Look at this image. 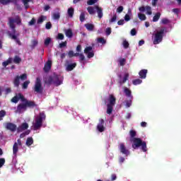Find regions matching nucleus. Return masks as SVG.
<instances>
[{
	"instance_id": "obj_1",
	"label": "nucleus",
	"mask_w": 181,
	"mask_h": 181,
	"mask_svg": "<svg viewBox=\"0 0 181 181\" xmlns=\"http://www.w3.org/2000/svg\"><path fill=\"white\" fill-rule=\"evenodd\" d=\"M15 23L18 25H22V18H21V16H16L15 18L12 17L8 18V25H9V28L12 29L13 32L8 33V35L10 39H11L12 40H15L16 43L18 45V46H22V42L18 37L19 33L16 34V25H15Z\"/></svg>"
},
{
	"instance_id": "obj_2",
	"label": "nucleus",
	"mask_w": 181,
	"mask_h": 181,
	"mask_svg": "<svg viewBox=\"0 0 181 181\" xmlns=\"http://www.w3.org/2000/svg\"><path fill=\"white\" fill-rule=\"evenodd\" d=\"M129 134L132 139V148L133 149H138V148L141 147V151L143 152H146L148 151V148L146 147V142L142 141L141 138H136V132L135 130H130Z\"/></svg>"
},
{
	"instance_id": "obj_3",
	"label": "nucleus",
	"mask_w": 181,
	"mask_h": 181,
	"mask_svg": "<svg viewBox=\"0 0 181 181\" xmlns=\"http://www.w3.org/2000/svg\"><path fill=\"white\" fill-rule=\"evenodd\" d=\"M46 119V115L45 112H40L39 115L35 118V122L33 124V128L35 131H37V129H40L42 128V125H43V121Z\"/></svg>"
},
{
	"instance_id": "obj_4",
	"label": "nucleus",
	"mask_w": 181,
	"mask_h": 181,
	"mask_svg": "<svg viewBox=\"0 0 181 181\" xmlns=\"http://www.w3.org/2000/svg\"><path fill=\"white\" fill-rule=\"evenodd\" d=\"M165 32H166V28L163 27L160 30L157 31L154 34V38L153 40V45H159L163 40V36L165 35Z\"/></svg>"
},
{
	"instance_id": "obj_5",
	"label": "nucleus",
	"mask_w": 181,
	"mask_h": 181,
	"mask_svg": "<svg viewBox=\"0 0 181 181\" xmlns=\"http://www.w3.org/2000/svg\"><path fill=\"white\" fill-rule=\"evenodd\" d=\"M108 103L107 105V114L111 115L112 114V111L114 110V105H115L117 103V98L114 95L111 94L109 95V98L107 100Z\"/></svg>"
},
{
	"instance_id": "obj_6",
	"label": "nucleus",
	"mask_w": 181,
	"mask_h": 181,
	"mask_svg": "<svg viewBox=\"0 0 181 181\" xmlns=\"http://www.w3.org/2000/svg\"><path fill=\"white\" fill-rule=\"evenodd\" d=\"M47 83L54 84L56 87H59L63 84V79H62V76L54 74L53 76H49Z\"/></svg>"
},
{
	"instance_id": "obj_7",
	"label": "nucleus",
	"mask_w": 181,
	"mask_h": 181,
	"mask_svg": "<svg viewBox=\"0 0 181 181\" xmlns=\"http://www.w3.org/2000/svg\"><path fill=\"white\" fill-rule=\"evenodd\" d=\"M35 107H37L36 103H20L18 105L16 112H18V114H22V112L26 111L28 108H35Z\"/></svg>"
},
{
	"instance_id": "obj_8",
	"label": "nucleus",
	"mask_w": 181,
	"mask_h": 181,
	"mask_svg": "<svg viewBox=\"0 0 181 181\" xmlns=\"http://www.w3.org/2000/svg\"><path fill=\"white\" fill-rule=\"evenodd\" d=\"M43 86H42V79L40 77L36 78L33 90L36 94H43Z\"/></svg>"
},
{
	"instance_id": "obj_9",
	"label": "nucleus",
	"mask_w": 181,
	"mask_h": 181,
	"mask_svg": "<svg viewBox=\"0 0 181 181\" xmlns=\"http://www.w3.org/2000/svg\"><path fill=\"white\" fill-rule=\"evenodd\" d=\"M119 149L120 151V153H122V155H125L126 156H129V150L125 146V144L124 143H120L119 144Z\"/></svg>"
},
{
	"instance_id": "obj_10",
	"label": "nucleus",
	"mask_w": 181,
	"mask_h": 181,
	"mask_svg": "<svg viewBox=\"0 0 181 181\" xmlns=\"http://www.w3.org/2000/svg\"><path fill=\"white\" fill-rule=\"evenodd\" d=\"M85 54H87L88 59L94 57V51H93V47H86L84 49Z\"/></svg>"
},
{
	"instance_id": "obj_11",
	"label": "nucleus",
	"mask_w": 181,
	"mask_h": 181,
	"mask_svg": "<svg viewBox=\"0 0 181 181\" xmlns=\"http://www.w3.org/2000/svg\"><path fill=\"white\" fill-rule=\"evenodd\" d=\"M139 11H140V12L146 11V15H152V7H151V6H141L139 8Z\"/></svg>"
},
{
	"instance_id": "obj_12",
	"label": "nucleus",
	"mask_w": 181,
	"mask_h": 181,
	"mask_svg": "<svg viewBox=\"0 0 181 181\" xmlns=\"http://www.w3.org/2000/svg\"><path fill=\"white\" fill-rule=\"evenodd\" d=\"M104 124H105L104 119H100L99 123L97 125V129L99 131V132H104V131H105V127H104Z\"/></svg>"
},
{
	"instance_id": "obj_13",
	"label": "nucleus",
	"mask_w": 181,
	"mask_h": 181,
	"mask_svg": "<svg viewBox=\"0 0 181 181\" xmlns=\"http://www.w3.org/2000/svg\"><path fill=\"white\" fill-rule=\"evenodd\" d=\"M66 64V71H71L73 70H74V69H76V67H77V63H73V64H69L70 63V61L69 60H66L65 62Z\"/></svg>"
},
{
	"instance_id": "obj_14",
	"label": "nucleus",
	"mask_w": 181,
	"mask_h": 181,
	"mask_svg": "<svg viewBox=\"0 0 181 181\" xmlns=\"http://www.w3.org/2000/svg\"><path fill=\"white\" fill-rule=\"evenodd\" d=\"M18 100H21L23 104H26V103L28 104H36L35 101L28 100V99H26L25 97L22 95V93H18Z\"/></svg>"
},
{
	"instance_id": "obj_15",
	"label": "nucleus",
	"mask_w": 181,
	"mask_h": 181,
	"mask_svg": "<svg viewBox=\"0 0 181 181\" xmlns=\"http://www.w3.org/2000/svg\"><path fill=\"white\" fill-rule=\"evenodd\" d=\"M6 129H8V131H11V132H15V131H16V124L12 123V122H7L6 124Z\"/></svg>"
},
{
	"instance_id": "obj_16",
	"label": "nucleus",
	"mask_w": 181,
	"mask_h": 181,
	"mask_svg": "<svg viewBox=\"0 0 181 181\" xmlns=\"http://www.w3.org/2000/svg\"><path fill=\"white\" fill-rule=\"evenodd\" d=\"M28 128H29V124L26 122H24L17 128V131L18 132H22L23 131L28 129Z\"/></svg>"
},
{
	"instance_id": "obj_17",
	"label": "nucleus",
	"mask_w": 181,
	"mask_h": 181,
	"mask_svg": "<svg viewBox=\"0 0 181 181\" xmlns=\"http://www.w3.org/2000/svg\"><path fill=\"white\" fill-rule=\"evenodd\" d=\"M0 4H1V5H9V4H14V5H16V4H18V0H0Z\"/></svg>"
},
{
	"instance_id": "obj_18",
	"label": "nucleus",
	"mask_w": 181,
	"mask_h": 181,
	"mask_svg": "<svg viewBox=\"0 0 181 181\" xmlns=\"http://www.w3.org/2000/svg\"><path fill=\"white\" fill-rule=\"evenodd\" d=\"M124 93L126 97H128L129 98H131L132 100V98H134V96H132V91H131V90H129V88L124 87Z\"/></svg>"
},
{
	"instance_id": "obj_19",
	"label": "nucleus",
	"mask_w": 181,
	"mask_h": 181,
	"mask_svg": "<svg viewBox=\"0 0 181 181\" xmlns=\"http://www.w3.org/2000/svg\"><path fill=\"white\" fill-rule=\"evenodd\" d=\"M52 69V61L47 62L46 64L44 66L43 70L45 73H47Z\"/></svg>"
},
{
	"instance_id": "obj_20",
	"label": "nucleus",
	"mask_w": 181,
	"mask_h": 181,
	"mask_svg": "<svg viewBox=\"0 0 181 181\" xmlns=\"http://www.w3.org/2000/svg\"><path fill=\"white\" fill-rule=\"evenodd\" d=\"M146 74H148V70L147 69H141L139 72V76L140 77V78H146Z\"/></svg>"
},
{
	"instance_id": "obj_21",
	"label": "nucleus",
	"mask_w": 181,
	"mask_h": 181,
	"mask_svg": "<svg viewBox=\"0 0 181 181\" xmlns=\"http://www.w3.org/2000/svg\"><path fill=\"white\" fill-rule=\"evenodd\" d=\"M95 9H96L97 11L98 17L99 18V19H101V18H103V8L98 6H95Z\"/></svg>"
},
{
	"instance_id": "obj_22",
	"label": "nucleus",
	"mask_w": 181,
	"mask_h": 181,
	"mask_svg": "<svg viewBox=\"0 0 181 181\" xmlns=\"http://www.w3.org/2000/svg\"><path fill=\"white\" fill-rule=\"evenodd\" d=\"M129 78V74L126 73L124 74V76L122 81H119V83L120 84V86H122V84H124V83H127V80H128Z\"/></svg>"
},
{
	"instance_id": "obj_23",
	"label": "nucleus",
	"mask_w": 181,
	"mask_h": 181,
	"mask_svg": "<svg viewBox=\"0 0 181 181\" xmlns=\"http://www.w3.org/2000/svg\"><path fill=\"white\" fill-rule=\"evenodd\" d=\"M85 28H86L87 30L89 32H93V30H94V24L86 23L85 24Z\"/></svg>"
},
{
	"instance_id": "obj_24",
	"label": "nucleus",
	"mask_w": 181,
	"mask_h": 181,
	"mask_svg": "<svg viewBox=\"0 0 181 181\" xmlns=\"http://www.w3.org/2000/svg\"><path fill=\"white\" fill-rule=\"evenodd\" d=\"M19 76H16L13 80L14 87H19V85L21 84Z\"/></svg>"
},
{
	"instance_id": "obj_25",
	"label": "nucleus",
	"mask_w": 181,
	"mask_h": 181,
	"mask_svg": "<svg viewBox=\"0 0 181 181\" xmlns=\"http://www.w3.org/2000/svg\"><path fill=\"white\" fill-rule=\"evenodd\" d=\"M65 35L66 37H69V39H71V37H73V30H71L70 28L65 30Z\"/></svg>"
},
{
	"instance_id": "obj_26",
	"label": "nucleus",
	"mask_w": 181,
	"mask_h": 181,
	"mask_svg": "<svg viewBox=\"0 0 181 181\" xmlns=\"http://www.w3.org/2000/svg\"><path fill=\"white\" fill-rule=\"evenodd\" d=\"M18 151H19V147L18 146V143L15 142L13 146V154L16 156Z\"/></svg>"
},
{
	"instance_id": "obj_27",
	"label": "nucleus",
	"mask_w": 181,
	"mask_h": 181,
	"mask_svg": "<svg viewBox=\"0 0 181 181\" xmlns=\"http://www.w3.org/2000/svg\"><path fill=\"white\" fill-rule=\"evenodd\" d=\"M87 11L89 15H94V13H95V7L88 6Z\"/></svg>"
},
{
	"instance_id": "obj_28",
	"label": "nucleus",
	"mask_w": 181,
	"mask_h": 181,
	"mask_svg": "<svg viewBox=\"0 0 181 181\" xmlns=\"http://www.w3.org/2000/svg\"><path fill=\"white\" fill-rule=\"evenodd\" d=\"M46 19H47V17L46 16H41L37 19V23L38 24L43 23V22H45Z\"/></svg>"
},
{
	"instance_id": "obj_29",
	"label": "nucleus",
	"mask_w": 181,
	"mask_h": 181,
	"mask_svg": "<svg viewBox=\"0 0 181 181\" xmlns=\"http://www.w3.org/2000/svg\"><path fill=\"white\" fill-rule=\"evenodd\" d=\"M25 145L27 146H30L31 145H33V138L28 137L26 140Z\"/></svg>"
},
{
	"instance_id": "obj_30",
	"label": "nucleus",
	"mask_w": 181,
	"mask_h": 181,
	"mask_svg": "<svg viewBox=\"0 0 181 181\" xmlns=\"http://www.w3.org/2000/svg\"><path fill=\"white\" fill-rule=\"evenodd\" d=\"M67 13L69 18H73V16L74 15V8L72 7L68 8Z\"/></svg>"
},
{
	"instance_id": "obj_31",
	"label": "nucleus",
	"mask_w": 181,
	"mask_h": 181,
	"mask_svg": "<svg viewBox=\"0 0 181 181\" xmlns=\"http://www.w3.org/2000/svg\"><path fill=\"white\" fill-rule=\"evenodd\" d=\"M13 62V63H15V64H19V63H21V62H22V59L21 57H19V56L16 55L14 57Z\"/></svg>"
},
{
	"instance_id": "obj_32",
	"label": "nucleus",
	"mask_w": 181,
	"mask_h": 181,
	"mask_svg": "<svg viewBox=\"0 0 181 181\" xmlns=\"http://www.w3.org/2000/svg\"><path fill=\"white\" fill-rule=\"evenodd\" d=\"M160 18V13L158 12L153 17V22H158V21H159Z\"/></svg>"
},
{
	"instance_id": "obj_33",
	"label": "nucleus",
	"mask_w": 181,
	"mask_h": 181,
	"mask_svg": "<svg viewBox=\"0 0 181 181\" xmlns=\"http://www.w3.org/2000/svg\"><path fill=\"white\" fill-rule=\"evenodd\" d=\"M11 63H12V58H8V60L2 63V66L3 67H6V66H8V64H11Z\"/></svg>"
},
{
	"instance_id": "obj_34",
	"label": "nucleus",
	"mask_w": 181,
	"mask_h": 181,
	"mask_svg": "<svg viewBox=\"0 0 181 181\" xmlns=\"http://www.w3.org/2000/svg\"><path fill=\"white\" fill-rule=\"evenodd\" d=\"M138 18L140 19V21H146V16H145L144 13H139Z\"/></svg>"
},
{
	"instance_id": "obj_35",
	"label": "nucleus",
	"mask_w": 181,
	"mask_h": 181,
	"mask_svg": "<svg viewBox=\"0 0 181 181\" xmlns=\"http://www.w3.org/2000/svg\"><path fill=\"white\" fill-rule=\"evenodd\" d=\"M29 84H30V81H25L22 85V88H23V90H26V88H28V87L29 86Z\"/></svg>"
},
{
	"instance_id": "obj_36",
	"label": "nucleus",
	"mask_w": 181,
	"mask_h": 181,
	"mask_svg": "<svg viewBox=\"0 0 181 181\" xmlns=\"http://www.w3.org/2000/svg\"><path fill=\"white\" fill-rule=\"evenodd\" d=\"M141 83H142V80H141L139 78L132 81V84H134V86H138L139 84H141Z\"/></svg>"
},
{
	"instance_id": "obj_37",
	"label": "nucleus",
	"mask_w": 181,
	"mask_h": 181,
	"mask_svg": "<svg viewBox=\"0 0 181 181\" xmlns=\"http://www.w3.org/2000/svg\"><path fill=\"white\" fill-rule=\"evenodd\" d=\"M19 101V95H16L11 99V103H14V104H17V103Z\"/></svg>"
},
{
	"instance_id": "obj_38",
	"label": "nucleus",
	"mask_w": 181,
	"mask_h": 181,
	"mask_svg": "<svg viewBox=\"0 0 181 181\" xmlns=\"http://www.w3.org/2000/svg\"><path fill=\"white\" fill-rule=\"evenodd\" d=\"M79 19L81 22H84V21H86V13L84 12L81 13Z\"/></svg>"
},
{
	"instance_id": "obj_39",
	"label": "nucleus",
	"mask_w": 181,
	"mask_h": 181,
	"mask_svg": "<svg viewBox=\"0 0 181 181\" xmlns=\"http://www.w3.org/2000/svg\"><path fill=\"white\" fill-rule=\"evenodd\" d=\"M119 66H125V63H127V59L125 58H122L119 59Z\"/></svg>"
},
{
	"instance_id": "obj_40",
	"label": "nucleus",
	"mask_w": 181,
	"mask_h": 181,
	"mask_svg": "<svg viewBox=\"0 0 181 181\" xmlns=\"http://www.w3.org/2000/svg\"><path fill=\"white\" fill-rule=\"evenodd\" d=\"M161 23H163V25H168V23H170V21L166 18H163L161 20Z\"/></svg>"
},
{
	"instance_id": "obj_41",
	"label": "nucleus",
	"mask_w": 181,
	"mask_h": 181,
	"mask_svg": "<svg viewBox=\"0 0 181 181\" xmlns=\"http://www.w3.org/2000/svg\"><path fill=\"white\" fill-rule=\"evenodd\" d=\"M122 45L124 49L129 47V42H128L127 40H123Z\"/></svg>"
},
{
	"instance_id": "obj_42",
	"label": "nucleus",
	"mask_w": 181,
	"mask_h": 181,
	"mask_svg": "<svg viewBox=\"0 0 181 181\" xmlns=\"http://www.w3.org/2000/svg\"><path fill=\"white\" fill-rule=\"evenodd\" d=\"M6 115V112L5 110H1L0 111V121H2L4 117Z\"/></svg>"
},
{
	"instance_id": "obj_43",
	"label": "nucleus",
	"mask_w": 181,
	"mask_h": 181,
	"mask_svg": "<svg viewBox=\"0 0 181 181\" xmlns=\"http://www.w3.org/2000/svg\"><path fill=\"white\" fill-rule=\"evenodd\" d=\"M29 2H32V0H23V4L25 6L26 9H28V8H29V6L28 5V4H29Z\"/></svg>"
},
{
	"instance_id": "obj_44",
	"label": "nucleus",
	"mask_w": 181,
	"mask_h": 181,
	"mask_svg": "<svg viewBox=\"0 0 181 181\" xmlns=\"http://www.w3.org/2000/svg\"><path fill=\"white\" fill-rule=\"evenodd\" d=\"M98 43H102V45H105L107 43V41H105V39L104 37H99L98 38Z\"/></svg>"
},
{
	"instance_id": "obj_45",
	"label": "nucleus",
	"mask_w": 181,
	"mask_h": 181,
	"mask_svg": "<svg viewBox=\"0 0 181 181\" xmlns=\"http://www.w3.org/2000/svg\"><path fill=\"white\" fill-rule=\"evenodd\" d=\"M98 2V0H88L87 1V4L89 6L94 5V4H97Z\"/></svg>"
},
{
	"instance_id": "obj_46",
	"label": "nucleus",
	"mask_w": 181,
	"mask_h": 181,
	"mask_svg": "<svg viewBox=\"0 0 181 181\" xmlns=\"http://www.w3.org/2000/svg\"><path fill=\"white\" fill-rule=\"evenodd\" d=\"M126 107L127 108H129V107H131V105H132V99H130L129 100H126Z\"/></svg>"
},
{
	"instance_id": "obj_47",
	"label": "nucleus",
	"mask_w": 181,
	"mask_h": 181,
	"mask_svg": "<svg viewBox=\"0 0 181 181\" xmlns=\"http://www.w3.org/2000/svg\"><path fill=\"white\" fill-rule=\"evenodd\" d=\"M53 19H55L56 21L60 19V13H54L53 14Z\"/></svg>"
},
{
	"instance_id": "obj_48",
	"label": "nucleus",
	"mask_w": 181,
	"mask_h": 181,
	"mask_svg": "<svg viewBox=\"0 0 181 181\" xmlns=\"http://www.w3.org/2000/svg\"><path fill=\"white\" fill-rule=\"evenodd\" d=\"M59 46L60 49H63V47H66L67 46V41H64V42H61L59 45Z\"/></svg>"
},
{
	"instance_id": "obj_49",
	"label": "nucleus",
	"mask_w": 181,
	"mask_h": 181,
	"mask_svg": "<svg viewBox=\"0 0 181 181\" xmlns=\"http://www.w3.org/2000/svg\"><path fill=\"white\" fill-rule=\"evenodd\" d=\"M37 43H38V42H37V40H32L31 41V47H36V46H37Z\"/></svg>"
},
{
	"instance_id": "obj_50",
	"label": "nucleus",
	"mask_w": 181,
	"mask_h": 181,
	"mask_svg": "<svg viewBox=\"0 0 181 181\" xmlns=\"http://www.w3.org/2000/svg\"><path fill=\"white\" fill-rule=\"evenodd\" d=\"M35 23H36V19H35V18H33L30 21H29L28 25L29 26H33V25H35Z\"/></svg>"
},
{
	"instance_id": "obj_51",
	"label": "nucleus",
	"mask_w": 181,
	"mask_h": 181,
	"mask_svg": "<svg viewBox=\"0 0 181 181\" xmlns=\"http://www.w3.org/2000/svg\"><path fill=\"white\" fill-rule=\"evenodd\" d=\"M19 78H20V79L21 80H27L28 79V74H23L22 75H21L20 76H19Z\"/></svg>"
},
{
	"instance_id": "obj_52",
	"label": "nucleus",
	"mask_w": 181,
	"mask_h": 181,
	"mask_svg": "<svg viewBox=\"0 0 181 181\" xmlns=\"http://www.w3.org/2000/svg\"><path fill=\"white\" fill-rule=\"evenodd\" d=\"M50 42H52V38L47 37V38L45 40V46H49V45H50Z\"/></svg>"
},
{
	"instance_id": "obj_53",
	"label": "nucleus",
	"mask_w": 181,
	"mask_h": 181,
	"mask_svg": "<svg viewBox=\"0 0 181 181\" xmlns=\"http://www.w3.org/2000/svg\"><path fill=\"white\" fill-rule=\"evenodd\" d=\"M57 39H58L59 40H63V39H64V35L62 33H58Z\"/></svg>"
},
{
	"instance_id": "obj_54",
	"label": "nucleus",
	"mask_w": 181,
	"mask_h": 181,
	"mask_svg": "<svg viewBox=\"0 0 181 181\" xmlns=\"http://www.w3.org/2000/svg\"><path fill=\"white\" fill-rule=\"evenodd\" d=\"M84 60H86V57L84 56L83 54H81L79 55V62H84Z\"/></svg>"
},
{
	"instance_id": "obj_55",
	"label": "nucleus",
	"mask_w": 181,
	"mask_h": 181,
	"mask_svg": "<svg viewBox=\"0 0 181 181\" xmlns=\"http://www.w3.org/2000/svg\"><path fill=\"white\" fill-rule=\"evenodd\" d=\"M45 28L46 29H52V23L47 22L45 25Z\"/></svg>"
},
{
	"instance_id": "obj_56",
	"label": "nucleus",
	"mask_w": 181,
	"mask_h": 181,
	"mask_svg": "<svg viewBox=\"0 0 181 181\" xmlns=\"http://www.w3.org/2000/svg\"><path fill=\"white\" fill-rule=\"evenodd\" d=\"M122 11H124V7L122 6H119L117 8V12H118V13H121V12H122Z\"/></svg>"
},
{
	"instance_id": "obj_57",
	"label": "nucleus",
	"mask_w": 181,
	"mask_h": 181,
	"mask_svg": "<svg viewBox=\"0 0 181 181\" xmlns=\"http://www.w3.org/2000/svg\"><path fill=\"white\" fill-rule=\"evenodd\" d=\"M5 165V158H0V168H2Z\"/></svg>"
},
{
	"instance_id": "obj_58",
	"label": "nucleus",
	"mask_w": 181,
	"mask_h": 181,
	"mask_svg": "<svg viewBox=\"0 0 181 181\" xmlns=\"http://www.w3.org/2000/svg\"><path fill=\"white\" fill-rule=\"evenodd\" d=\"M117 21V14L113 16V17L110 20V23H112L113 22H115Z\"/></svg>"
},
{
	"instance_id": "obj_59",
	"label": "nucleus",
	"mask_w": 181,
	"mask_h": 181,
	"mask_svg": "<svg viewBox=\"0 0 181 181\" xmlns=\"http://www.w3.org/2000/svg\"><path fill=\"white\" fill-rule=\"evenodd\" d=\"M10 93H12V89H11V88H6L5 89V94L8 95L10 94Z\"/></svg>"
},
{
	"instance_id": "obj_60",
	"label": "nucleus",
	"mask_w": 181,
	"mask_h": 181,
	"mask_svg": "<svg viewBox=\"0 0 181 181\" xmlns=\"http://www.w3.org/2000/svg\"><path fill=\"white\" fill-rule=\"evenodd\" d=\"M68 56L69 57L71 58V57H74V52H73V50H70L68 52Z\"/></svg>"
},
{
	"instance_id": "obj_61",
	"label": "nucleus",
	"mask_w": 181,
	"mask_h": 181,
	"mask_svg": "<svg viewBox=\"0 0 181 181\" xmlns=\"http://www.w3.org/2000/svg\"><path fill=\"white\" fill-rule=\"evenodd\" d=\"M124 21H126V22H129V21H131V17L129 16V14H126L124 16Z\"/></svg>"
},
{
	"instance_id": "obj_62",
	"label": "nucleus",
	"mask_w": 181,
	"mask_h": 181,
	"mask_svg": "<svg viewBox=\"0 0 181 181\" xmlns=\"http://www.w3.org/2000/svg\"><path fill=\"white\" fill-rule=\"evenodd\" d=\"M130 33L132 36H135L136 35V30L135 28L132 29Z\"/></svg>"
},
{
	"instance_id": "obj_63",
	"label": "nucleus",
	"mask_w": 181,
	"mask_h": 181,
	"mask_svg": "<svg viewBox=\"0 0 181 181\" xmlns=\"http://www.w3.org/2000/svg\"><path fill=\"white\" fill-rule=\"evenodd\" d=\"M125 23V21H124V19L119 20L117 22V25H119V26H122V25H124Z\"/></svg>"
},
{
	"instance_id": "obj_64",
	"label": "nucleus",
	"mask_w": 181,
	"mask_h": 181,
	"mask_svg": "<svg viewBox=\"0 0 181 181\" xmlns=\"http://www.w3.org/2000/svg\"><path fill=\"white\" fill-rule=\"evenodd\" d=\"M76 52H78V53H80V52H81V46L80 45H77Z\"/></svg>"
}]
</instances>
